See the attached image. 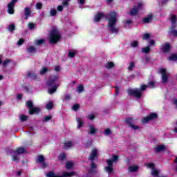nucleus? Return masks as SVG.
Returning <instances> with one entry per match:
<instances>
[{"instance_id":"obj_1","label":"nucleus","mask_w":177,"mask_h":177,"mask_svg":"<svg viewBox=\"0 0 177 177\" xmlns=\"http://www.w3.org/2000/svg\"><path fill=\"white\" fill-rule=\"evenodd\" d=\"M147 88H154V82H150L148 85L142 84L140 86V88L129 89L128 93L130 95L135 96L137 99H140L143 93V91H146Z\"/></svg>"},{"instance_id":"obj_2","label":"nucleus","mask_w":177,"mask_h":177,"mask_svg":"<svg viewBox=\"0 0 177 177\" xmlns=\"http://www.w3.org/2000/svg\"><path fill=\"white\" fill-rule=\"evenodd\" d=\"M117 13L115 12H111L106 16L108 19V27L111 32H118V28L115 27V24L117 23Z\"/></svg>"},{"instance_id":"obj_3","label":"nucleus","mask_w":177,"mask_h":177,"mask_svg":"<svg viewBox=\"0 0 177 177\" xmlns=\"http://www.w3.org/2000/svg\"><path fill=\"white\" fill-rule=\"evenodd\" d=\"M58 77L56 75H52L50 77L47 82V85L48 86V93L52 95V93H55L57 90L58 85L55 84V81H57Z\"/></svg>"},{"instance_id":"obj_4","label":"nucleus","mask_w":177,"mask_h":177,"mask_svg":"<svg viewBox=\"0 0 177 177\" xmlns=\"http://www.w3.org/2000/svg\"><path fill=\"white\" fill-rule=\"evenodd\" d=\"M59 39H60V33H59V30L56 29L51 30L48 36L50 44H57Z\"/></svg>"},{"instance_id":"obj_5","label":"nucleus","mask_w":177,"mask_h":177,"mask_svg":"<svg viewBox=\"0 0 177 177\" xmlns=\"http://www.w3.org/2000/svg\"><path fill=\"white\" fill-rule=\"evenodd\" d=\"M117 161H118V156L115 155L113 156L112 159L107 160V167H105V171L109 174H113V171H114V169H113V163Z\"/></svg>"},{"instance_id":"obj_6","label":"nucleus","mask_w":177,"mask_h":177,"mask_svg":"<svg viewBox=\"0 0 177 177\" xmlns=\"http://www.w3.org/2000/svg\"><path fill=\"white\" fill-rule=\"evenodd\" d=\"M26 106L29 109V114L30 115L35 114L36 113H39V111H41V109L39 108H34L32 101L26 102Z\"/></svg>"},{"instance_id":"obj_7","label":"nucleus","mask_w":177,"mask_h":177,"mask_svg":"<svg viewBox=\"0 0 177 177\" xmlns=\"http://www.w3.org/2000/svg\"><path fill=\"white\" fill-rule=\"evenodd\" d=\"M75 176V172H65L64 173L63 176H59L56 174H55V173L53 172H50L48 174H46V177H72V176Z\"/></svg>"},{"instance_id":"obj_8","label":"nucleus","mask_w":177,"mask_h":177,"mask_svg":"<svg viewBox=\"0 0 177 177\" xmlns=\"http://www.w3.org/2000/svg\"><path fill=\"white\" fill-rule=\"evenodd\" d=\"M156 118H157V113H151L142 119V124H147L149 121H152V120H156Z\"/></svg>"},{"instance_id":"obj_9","label":"nucleus","mask_w":177,"mask_h":177,"mask_svg":"<svg viewBox=\"0 0 177 177\" xmlns=\"http://www.w3.org/2000/svg\"><path fill=\"white\" fill-rule=\"evenodd\" d=\"M159 73L162 74V82L165 84V82L168 81V76L169 75V73H167V71L164 68L160 69Z\"/></svg>"},{"instance_id":"obj_10","label":"nucleus","mask_w":177,"mask_h":177,"mask_svg":"<svg viewBox=\"0 0 177 177\" xmlns=\"http://www.w3.org/2000/svg\"><path fill=\"white\" fill-rule=\"evenodd\" d=\"M125 122H127V125L129 126L130 128H132L134 131H136V129H139V127L134 125L133 119L132 118H129L126 119Z\"/></svg>"},{"instance_id":"obj_11","label":"nucleus","mask_w":177,"mask_h":177,"mask_svg":"<svg viewBox=\"0 0 177 177\" xmlns=\"http://www.w3.org/2000/svg\"><path fill=\"white\" fill-rule=\"evenodd\" d=\"M17 2V0H12L10 3L8 5V12L10 15H13L15 13V10L13 8H15V3Z\"/></svg>"},{"instance_id":"obj_12","label":"nucleus","mask_w":177,"mask_h":177,"mask_svg":"<svg viewBox=\"0 0 177 177\" xmlns=\"http://www.w3.org/2000/svg\"><path fill=\"white\" fill-rule=\"evenodd\" d=\"M142 6L143 3H139L138 4V6H134L133 9L130 11V15H131L132 16H135V15H136V13H138V12H139V10L142 9Z\"/></svg>"},{"instance_id":"obj_13","label":"nucleus","mask_w":177,"mask_h":177,"mask_svg":"<svg viewBox=\"0 0 177 177\" xmlns=\"http://www.w3.org/2000/svg\"><path fill=\"white\" fill-rule=\"evenodd\" d=\"M44 161H45V158L44 157V156L39 155L37 156L36 159V162H39L40 164H41L42 168H46L48 167V165Z\"/></svg>"},{"instance_id":"obj_14","label":"nucleus","mask_w":177,"mask_h":177,"mask_svg":"<svg viewBox=\"0 0 177 177\" xmlns=\"http://www.w3.org/2000/svg\"><path fill=\"white\" fill-rule=\"evenodd\" d=\"M97 154H99V151H97V149L93 148L91 151V153L90 154L89 160L93 161L95 158H97Z\"/></svg>"},{"instance_id":"obj_15","label":"nucleus","mask_w":177,"mask_h":177,"mask_svg":"<svg viewBox=\"0 0 177 177\" xmlns=\"http://www.w3.org/2000/svg\"><path fill=\"white\" fill-rule=\"evenodd\" d=\"M160 49L161 50H162V52L165 53L169 52V50H171V45L168 43L162 44L160 46Z\"/></svg>"},{"instance_id":"obj_16","label":"nucleus","mask_w":177,"mask_h":177,"mask_svg":"<svg viewBox=\"0 0 177 177\" xmlns=\"http://www.w3.org/2000/svg\"><path fill=\"white\" fill-rule=\"evenodd\" d=\"M74 146V143L71 141H66L64 144V149L66 150L71 149Z\"/></svg>"},{"instance_id":"obj_17","label":"nucleus","mask_w":177,"mask_h":177,"mask_svg":"<svg viewBox=\"0 0 177 177\" xmlns=\"http://www.w3.org/2000/svg\"><path fill=\"white\" fill-rule=\"evenodd\" d=\"M24 10H25V12H24L25 19L27 20V19H28V17L31 16V8H25Z\"/></svg>"},{"instance_id":"obj_18","label":"nucleus","mask_w":177,"mask_h":177,"mask_svg":"<svg viewBox=\"0 0 177 177\" xmlns=\"http://www.w3.org/2000/svg\"><path fill=\"white\" fill-rule=\"evenodd\" d=\"M96 132H97V129H96V128H95L94 126L90 125L88 133H90L91 135H95V133H96Z\"/></svg>"},{"instance_id":"obj_19","label":"nucleus","mask_w":177,"mask_h":177,"mask_svg":"<svg viewBox=\"0 0 177 177\" xmlns=\"http://www.w3.org/2000/svg\"><path fill=\"white\" fill-rule=\"evenodd\" d=\"M139 169L138 165H131L129 167V172H136Z\"/></svg>"},{"instance_id":"obj_20","label":"nucleus","mask_w":177,"mask_h":177,"mask_svg":"<svg viewBox=\"0 0 177 177\" xmlns=\"http://www.w3.org/2000/svg\"><path fill=\"white\" fill-rule=\"evenodd\" d=\"M151 20H153V15H149L143 19V22L144 23H150L151 21Z\"/></svg>"},{"instance_id":"obj_21","label":"nucleus","mask_w":177,"mask_h":177,"mask_svg":"<svg viewBox=\"0 0 177 177\" xmlns=\"http://www.w3.org/2000/svg\"><path fill=\"white\" fill-rule=\"evenodd\" d=\"M103 19V14L102 13H98L95 16L94 21H100V20Z\"/></svg>"},{"instance_id":"obj_22","label":"nucleus","mask_w":177,"mask_h":177,"mask_svg":"<svg viewBox=\"0 0 177 177\" xmlns=\"http://www.w3.org/2000/svg\"><path fill=\"white\" fill-rule=\"evenodd\" d=\"M23 153H26V149L23 147L17 148L15 151V154H23Z\"/></svg>"},{"instance_id":"obj_23","label":"nucleus","mask_w":177,"mask_h":177,"mask_svg":"<svg viewBox=\"0 0 177 177\" xmlns=\"http://www.w3.org/2000/svg\"><path fill=\"white\" fill-rule=\"evenodd\" d=\"M76 121L77 123V128H82V125H84V122L82 121V119L80 118H77Z\"/></svg>"},{"instance_id":"obj_24","label":"nucleus","mask_w":177,"mask_h":177,"mask_svg":"<svg viewBox=\"0 0 177 177\" xmlns=\"http://www.w3.org/2000/svg\"><path fill=\"white\" fill-rule=\"evenodd\" d=\"M94 172H96V165L92 162L91 169L89 170V174H94Z\"/></svg>"},{"instance_id":"obj_25","label":"nucleus","mask_w":177,"mask_h":177,"mask_svg":"<svg viewBox=\"0 0 177 177\" xmlns=\"http://www.w3.org/2000/svg\"><path fill=\"white\" fill-rule=\"evenodd\" d=\"M154 149H155V151L160 152V151H162V150H164L165 149V146L158 145L156 147H155Z\"/></svg>"},{"instance_id":"obj_26","label":"nucleus","mask_w":177,"mask_h":177,"mask_svg":"<svg viewBox=\"0 0 177 177\" xmlns=\"http://www.w3.org/2000/svg\"><path fill=\"white\" fill-rule=\"evenodd\" d=\"M12 161H14L15 162H19L20 160V158L19 157L18 153H15V155H12Z\"/></svg>"},{"instance_id":"obj_27","label":"nucleus","mask_w":177,"mask_h":177,"mask_svg":"<svg viewBox=\"0 0 177 177\" xmlns=\"http://www.w3.org/2000/svg\"><path fill=\"white\" fill-rule=\"evenodd\" d=\"M49 71V69L46 67H43L41 70H40V75H44V74H46Z\"/></svg>"},{"instance_id":"obj_28","label":"nucleus","mask_w":177,"mask_h":177,"mask_svg":"<svg viewBox=\"0 0 177 177\" xmlns=\"http://www.w3.org/2000/svg\"><path fill=\"white\" fill-rule=\"evenodd\" d=\"M46 109L47 110H52L53 109V102H49L46 106Z\"/></svg>"},{"instance_id":"obj_29","label":"nucleus","mask_w":177,"mask_h":177,"mask_svg":"<svg viewBox=\"0 0 177 177\" xmlns=\"http://www.w3.org/2000/svg\"><path fill=\"white\" fill-rule=\"evenodd\" d=\"M74 167V162H66V169H71Z\"/></svg>"},{"instance_id":"obj_30","label":"nucleus","mask_w":177,"mask_h":177,"mask_svg":"<svg viewBox=\"0 0 177 177\" xmlns=\"http://www.w3.org/2000/svg\"><path fill=\"white\" fill-rule=\"evenodd\" d=\"M106 68H108V70H110V68H113L114 67V63L113 62H108L105 65Z\"/></svg>"},{"instance_id":"obj_31","label":"nucleus","mask_w":177,"mask_h":177,"mask_svg":"<svg viewBox=\"0 0 177 177\" xmlns=\"http://www.w3.org/2000/svg\"><path fill=\"white\" fill-rule=\"evenodd\" d=\"M133 68H135V63L130 62L129 64V66H128L129 71H132V70H133Z\"/></svg>"},{"instance_id":"obj_32","label":"nucleus","mask_w":177,"mask_h":177,"mask_svg":"<svg viewBox=\"0 0 177 177\" xmlns=\"http://www.w3.org/2000/svg\"><path fill=\"white\" fill-rule=\"evenodd\" d=\"M19 119L22 122L27 121V120H28V116L25 115H21L19 116Z\"/></svg>"},{"instance_id":"obj_33","label":"nucleus","mask_w":177,"mask_h":177,"mask_svg":"<svg viewBox=\"0 0 177 177\" xmlns=\"http://www.w3.org/2000/svg\"><path fill=\"white\" fill-rule=\"evenodd\" d=\"M57 14V10L56 9L53 8L50 10V16H56Z\"/></svg>"},{"instance_id":"obj_34","label":"nucleus","mask_w":177,"mask_h":177,"mask_svg":"<svg viewBox=\"0 0 177 177\" xmlns=\"http://www.w3.org/2000/svg\"><path fill=\"white\" fill-rule=\"evenodd\" d=\"M146 167L147 168H149V169H151L153 171V169H154V164L153 163H147L146 164Z\"/></svg>"},{"instance_id":"obj_35","label":"nucleus","mask_w":177,"mask_h":177,"mask_svg":"<svg viewBox=\"0 0 177 177\" xmlns=\"http://www.w3.org/2000/svg\"><path fill=\"white\" fill-rule=\"evenodd\" d=\"M142 53H149L150 52V47L147 46L142 49Z\"/></svg>"},{"instance_id":"obj_36","label":"nucleus","mask_w":177,"mask_h":177,"mask_svg":"<svg viewBox=\"0 0 177 177\" xmlns=\"http://www.w3.org/2000/svg\"><path fill=\"white\" fill-rule=\"evenodd\" d=\"M158 173H159L158 170L154 168L153 169H152L151 175H153V176H158Z\"/></svg>"},{"instance_id":"obj_37","label":"nucleus","mask_w":177,"mask_h":177,"mask_svg":"<svg viewBox=\"0 0 177 177\" xmlns=\"http://www.w3.org/2000/svg\"><path fill=\"white\" fill-rule=\"evenodd\" d=\"M44 42H45V40L44 39H39V40H36L35 41V44L36 45H42V44H44Z\"/></svg>"},{"instance_id":"obj_38","label":"nucleus","mask_w":177,"mask_h":177,"mask_svg":"<svg viewBox=\"0 0 177 177\" xmlns=\"http://www.w3.org/2000/svg\"><path fill=\"white\" fill-rule=\"evenodd\" d=\"M150 33H145L142 35V39H149V38H150Z\"/></svg>"},{"instance_id":"obj_39","label":"nucleus","mask_w":177,"mask_h":177,"mask_svg":"<svg viewBox=\"0 0 177 177\" xmlns=\"http://www.w3.org/2000/svg\"><path fill=\"white\" fill-rule=\"evenodd\" d=\"M104 133L105 136H109V135L111 134V130H110V129H105Z\"/></svg>"},{"instance_id":"obj_40","label":"nucleus","mask_w":177,"mask_h":177,"mask_svg":"<svg viewBox=\"0 0 177 177\" xmlns=\"http://www.w3.org/2000/svg\"><path fill=\"white\" fill-rule=\"evenodd\" d=\"M27 50L29 53H31L32 52H35V48L34 46H30L27 48Z\"/></svg>"},{"instance_id":"obj_41","label":"nucleus","mask_w":177,"mask_h":177,"mask_svg":"<svg viewBox=\"0 0 177 177\" xmlns=\"http://www.w3.org/2000/svg\"><path fill=\"white\" fill-rule=\"evenodd\" d=\"M77 92L78 93H81V92H84V86L82 85H80L77 87Z\"/></svg>"},{"instance_id":"obj_42","label":"nucleus","mask_w":177,"mask_h":177,"mask_svg":"<svg viewBox=\"0 0 177 177\" xmlns=\"http://www.w3.org/2000/svg\"><path fill=\"white\" fill-rule=\"evenodd\" d=\"M78 109H80V104H76L73 105V107H72V109L74 111H77V110H78Z\"/></svg>"},{"instance_id":"obj_43","label":"nucleus","mask_w":177,"mask_h":177,"mask_svg":"<svg viewBox=\"0 0 177 177\" xmlns=\"http://www.w3.org/2000/svg\"><path fill=\"white\" fill-rule=\"evenodd\" d=\"M28 75L30 78H32L33 80H37V75L36 74L29 73Z\"/></svg>"},{"instance_id":"obj_44","label":"nucleus","mask_w":177,"mask_h":177,"mask_svg":"<svg viewBox=\"0 0 177 177\" xmlns=\"http://www.w3.org/2000/svg\"><path fill=\"white\" fill-rule=\"evenodd\" d=\"M66 158V154L64 153H61L59 156V160H61L62 161H63V160H64Z\"/></svg>"},{"instance_id":"obj_45","label":"nucleus","mask_w":177,"mask_h":177,"mask_svg":"<svg viewBox=\"0 0 177 177\" xmlns=\"http://www.w3.org/2000/svg\"><path fill=\"white\" fill-rule=\"evenodd\" d=\"M171 21L172 24H175V21H176V17L175 15L171 16Z\"/></svg>"},{"instance_id":"obj_46","label":"nucleus","mask_w":177,"mask_h":177,"mask_svg":"<svg viewBox=\"0 0 177 177\" xmlns=\"http://www.w3.org/2000/svg\"><path fill=\"white\" fill-rule=\"evenodd\" d=\"M138 41H133L131 44V46L133 47V48H136V46H138Z\"/></svg>"},{"instance_id":"obj_47","label":"nucleus","mask_w":177,"mask_h":177,"mask_svg":"<svg viewBox=\"0 0 177 177\" xmlns=\"http://www.w3.org/2000/svg\"><path fill=\"white\" fill-rule=\"evenodd\" d=\"M169 60H177V55L174 54L169 57Z\"/></svg>"},{"instance_id":"obj_48","label":"nucleus","mask_w":177,"mask_h":177,"mask_svg":"<svg viewBox=\"0 0 177 177\" xmlns=\"http://www.w3.org/2000/svg\"><path fill=\"white\" fill-rule=\"evenodd\" d=\"M9 63H10V59H6L3 62V66H6L9 64Z\"/></svg>"},{"instance_id":"obj_49","label":"nucleus","mask_w":177,"mask_h":177,"mask_svg":"<svg viewBox=\"0 0 177 177\" xmlns=\"http://www.w3.org/2000/svg\"><path fill=\"white\" fill-rule=\"evenodd\" d=\"M15 24H11L8 27L9 31H13L15 30Z\"/></svg>"},{"instance_id":"obj_50","label":"nucleus","mask_w":177,"mask_h":177,"mask_svg":"<svg viewBox=\"0 0 177 177\" xmlns=\"http://www.w3.org/2000/svg\"><path fill=\"white\" fill-rule=\"evenodd\" d=\"M75 56V52H69L68 54V57H74Z\"/></svg>"},{"instance_id":"obj_51","label":"nucleus","mask_w":177,"mask_h":177,"mask_svg":"<svg viewBox=\"0 0 177 177\" xmlns=\"http://www.w3.org/2000/svg\"><path fill=\"white\" fill-rule=\"evenodd\" d=\"M115 95H118V93H120V88H118V86H115Z\"/></svg>"},{"instance_id":"obj_52","label":"nucleus","mask_w":177,"mask_h":177,"mask_svg":"<svg viewBox=\"0 0 177 177\" xmlns=\"http://www.w3.org/2000/svg\"><path fill=\"white\" fill-rule=\"evenodd\" d=\"M34 27H35L34 24H32V23H29V24H28V28H29L30 30H32V28H34Z\"/></svg>"},{"instance_id":"obj_53","label":"nucleus","mask_w":177,"mask_h":177,"mask_svg":"<svg viewBox=\"0 0 177 177\" xmlns=\"http://www.w3.org/2000/svg\"><path fill=\"white\" fill-rule=\"evenodd\" d=\"M36 8H37V9H41V8H42V3H37V4H36Z\"/></svg>"},{"instance_id":"obj_54","label":"nucleus","mask_w":177,"mask_h":177,"mask_svg":"<svg viewBox=\"0 0 177 177\" xmlns=\"http://www.w3.org/2000/svg\"><path fill=\"white\" fill-rule=\"evenodd\" d=\"M52 119V116H46L44 117V121L48 122L50 121V120Z\"/></svg>"},{"instance_id":"obj_55","label":"nucleus","mask_w":177,"mask_h":177,"mask_svg":"<svg viewBox=\"0 0 177 177\" xmlns=\"http://www.w3.org/2000/svg\"><path fill=\"white\" fill-rule=\"evenodd\" d=\"M24 40L23 39H20L19 41H18V42H17V45H23V44H24Z\"/></svg>"},{"instance_id":"obj_56","label":"nucleus","mask_w":177,"mask_h":177,"mask_svg":"<svg viewBox=\"0 0 177 177\" xmlns=\"http://www.w3.org/2000/svg\"><path fill=\"white\" fill-rule=\"evenodd\" d=\"M91 145H92V142H91V140H88L86 142L85 146L86 147H89Z\"/></svg>"},{"instance_id":"obj_57","label":"nucleus","mask_w":177,"mask_h":177,"mask_svg":"<svg viewBox=\"0 0 177 177\" xmlns=\"http://www.w3.org/2000/svg\"><path fill=\"white\" fill-rule=\"evenodd\" d=\"M66 100H70L71 99V95L70 94L65 95Z\"/></svg>"},{"instance_id":"obj_58","label":"nucleus","mask_w":177,"mask_h":177,"mask_svg":"<svg viewBox=\"0 0 177 177\" xmlns=\"http://www.w3.org/2000/svg\"><path fill=\"white\" fill-rule=\"evenodd\" d=\"M57 9L58 12H62L63 10V7H62V6H58L57 7Z\"/></svg>"},{"instance_id":"obj_59","label":"nucleus","mask_w":177,"mask_h":177,"mask_svg":"<svg viewBox=\"0 0 177 177\" xmlns=\"http://www.w3.org/2000/svg\"><path fill=\"white\" fill-rule=\"evenodd\" d=\"M88 120H95V115H88Z\"/></svg>"},{"instance_id":"obj_60","label":"nucleus","mask_w":177,"mask_h":177,"mask_svg":"<svg viewBox=\"0 0 177 177\" xmlns=\"http://www.w3.org/2000/svg\"><path fill=\"white\" fill-rule=\"evenodd\" d=\"M62 4L64 5V6H68V1H65L62 3Z\"/></svg>"},{"instance_id":"obj_61","label":"nucleus","mask_w":177,"mask_h":177,"mask_svg":"<svg viewBox=\"0 0 177 177\" xmlns=\"http://www.w3.org/2000/svg\"><path fill=\"white\" fill-rule=\"evenodd\" d=\"M149 44L151 46H153L156 44V42L154 41V40H150Z\"/></svg>"},{"instance_id":"obj_62","label":"nucleus","mask_w":177,"mask_h":177,"mask_svg":"<svg viewBox=\"0 0 177 177\" xmlns=\"http://www.w3.org/2000/svg\"><path fill=\"white\" fill-rule=\"evenodd\" d=\"M171 34H173V35H175L176 37H177V30H171Z\"/></svg>"},{"instance_id":"obj_63","label":"nucleus","mask_w":177,"mask_h":177,"mask_svg":"<svg viewBox=\"0 0 177 177\" xmlns=\"http://www.w3.org/2000/svg\"><path fill=\"white\" fill-rule=\"evenodd\" d=\"M55 71H59L60 70V66H55Z\"/></svg>"},{"instance_id":"obj_64","label":"nucleus","mask_w":177,"mask_h":177,"mask_svg":"<svg viewBox=\"0 0 177 177\" xmlns=\"http://www.w3.org/2000/svg\"><path fill=\"white\" fill-rule=\"evenodd\" d=\"M21 97H23V95L19 94L17 95V99H21Z\"/></svg>"}]
</instances>
